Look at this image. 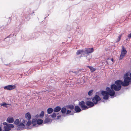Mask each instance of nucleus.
I'll use <instances>...</instances> for the list:
<instances>
[{
  "label": "nucleus",
  "mask_w": 131,
  "mask_h": 131,
  "mask_svg": "<svg viewBox=\"0 0 131 131\" xmlns=\"http://www.w3.org/2000/svg\"><path fill=\"white\" fill-rule=\"evenodd\" d=\"M122 85L124 86L128 85V83H126L124 81L122 82L120 80H117L115 82V84H112L111 88V89H113L116 91H118L121 89Z\"/></svg>",
  "instance_id": "obj_1"
},
{
  "label": "nucleus",
  "mask_w": 131,
  "mask_h": 131,
  "mask_svg": "<svg viewBox=\"0 0 131 131\" xmlns=\"http://www.w3.org/2000/svg\"><path fill=\"white\" fill-rule=\"evenodd\" d=\"M14 123L18 127L17 129V130H21L25 129V126L23 122L20 123L19 119H16L14 121Z\"/></svg>",
  "instance_id": "obj_2"
},
{
  "label": "nucleus",
  "mask_w": 131,
  "mask_h": 131,
  "mask_svg": "<svg viewBox=\"0 0 131 131\" xmlns=\"http://www.w3.org/2000/svg\"><path fill=\"white\" fill-rule=\"evenodd\" d=\"M92 99L93 103L95 105L101 100V99L98 95H96L94 97L92 98Z\"/></svg>",
  "instance_id": "obj_3"
},
{
  "label": "nucleus",
  "mask_w": 131,
  "mask_h": 131,
  "mask_svg": "<svg viewBox=\"0 0 131 131\" xmlns=\"http://www.w3.org/2000/svg\"><path fill=\"white\" fill-rule=\"evenodd\" d=\"M113 89H111L110 88L107 87L106 88V90L108 92V95H109L111 96H113L115 95V92Z\"/></svg>",
  "instance_id": "obj_4"
},
{
  "label": "nucleus",
  "mask_w": 131,
  "mask_h": 131,
  "mask_svg": "<svg viewBox=\"0 0 131 131\" xmlns=\"http://www.w3.org/2000/svg\"><path fill=\"white\" fill-rule=\"evenodd\" d=\"M14 126L12 124H8L6 126H5L4 128L5 131H8L11 129V128H13Z\"/></svg>",
  "instance_id": "obj_5"
},
{
  "label": "nucleus",
  "mask_w": 131,
  "mask_h": 131,
  "mask_svg": "<svg viewBox=\"0 0 131 131\" xmlns=\"http://www.w3.org/2000/svg\"><path fill=\"white\" fill-rule=\"evenodd\" d=\"M101 94L103 96V98L104 99L107 100L108 98V93L107 91H102Z\"/></svg>",
  "instance_id": "obj_6"
},
{
  "label": "nucleus",
  "mask_w": 131,
  "mask_h": 131,
  "mask_svg": "<svg viewBox=\"0 0 131 131\" xmlns=\"http://www.w3.org/2000/svg\"><path fill=\"white\" fill-rule=\"evenodd\" d=\"M79 105L80 106L83 110H86L88 108V106L85 105V102L83 101H82L80 102Z\"/></svg>",
  "instance_id": "obj_7"
},
{
  "label": "nucleus",
  "mask_w": 131,
  "mask_h": 131,
  "mask_svg": "<svg viewBox=\"0 0 131 131\" xmlns=\"http://www.w3.org/2000/svg\"><path fill=\"white\" fill-rule=\"evenodd\" d=\"M15 88L16 86L15 85H9L5 86L4 88L5 90H11L14 89Z\"/></svg>",
  "instance_id": "obj_8"
},
{
  "label": "nucleus",
  "mask_w": 131,
  "mask_h": 131,
  "mask_svg": "<svg viewBox=\"0 0 131 131\" xmlns=\"http://www.w3.org/2000/svg\"><path fill=\"white\" fill-rule=\"evenodd\" d=\"M20 121L23 122V123H24L25 124L26 122L27 123L26 124L27 126H30L31 124V121L29 120H28V121L27 122V121L26 119H22L20 120Z\"/></svg>",
  "instance_id": "obj_9"
},
{
  "label": "nucleus",
  "mask_w": 131,
  "mask_h": 131,
  "mask_svg": "<svg viewBox=\"0 0 131 131\" xmlns=\"http://www.w3.org/2000/svg\"><path fill=\"white\" fill-rule=\"evenodd\" d=\"M94 50V49L92 48H88L85 49V52L87 54L92 52Z\"/></svg>",
  "instance_id": "obj_10"
},
{
  "label": "nucleus",
  "mask_w": 131,
  "mask_h": 131,
  "mask_svg": "<svg viewBox=\"0 0 131 131\" xmlns=\"http://www.w3.org/2000/svg\"><path fill=\"white\" fill-rule=\"evenodd\" d=\"M85 104L90 107H92L95 104L93 102L89 101H86L85 102Z\"/></svg>",
  "instance_id": "obj_11"
},
{
  "label": "nucleus",
  "mask_w": 131,
  "mask_h": 131,
  "mask_svg": "<svg viewBox=\"0 0 131 131\" xmlns=\"http://www.w3.org/2000/svg\"><path fill=\"white\" fill-rule=\"evenodd\" d=\"M122 50L121 51V55L125 56V54L127 52V51L126 50V49L124 48V46H122Z\"/></svg>",
  "instance_id": "obj_12"
},
{
  "label": "nucleus",
  "mask_w": 131,
  "mask_h": 131,
  "mask_svg": "<svg viewBox=\"0 0 131 131\" xmlns=\"http://www.w3.org/2000/svg\"><path fill=\"white\" fill-rule=\"evenodd\" d=\"M61 109V108L60 106H57L54 108L53 111L54 112H57L59 111Z\"/></svg>",
  "instance_id": "obj_13"
},
{
  "label": "nucleus",
  "mask_w": 131,
  "mask_h": 131,
  "mask_svg": "<svg viewBox=\"0 0 131 131\" xmlns=\"http://www.w3.org/2000/svg\"><path fill=\"white\" fill-rule=\"evenodd\" d=\"M25 117L26 119H27L28 120H29L31 118V115L29 113H26L25 115Z\"/></svg>",
  "instance_id": "obj_14"
},
{
  "label": "nucleus",
  "mask_w": 131,
  "mask_h": 131,
  "mask_svg": "<svg viewBox=\"0 0 131 131\" xmlns=\"http://www.w3.org/2000/svg\"><path fill=\"white\" fill-rule=\"evenodd\" d=\"M74 110L75 111V112L77 113L80 112L81 111V108L78 106H75Z\"/></svg>",
  "instance_id": "obj_15"
},
{
  "label": "nucleus",
  "mask_w": 131,
  "mask_h": 131,
  "mask_svg": "<svg viewBox=\"0 0 131 131\" xmlns=\"http://www.w3.org/2000/svg\"><path fill=\"white\" fill-rule=\"evenodd\" d=\"M14 121V120L13 117H8L7 119V121L9 123H13Z\"/></svg>",
  "instance_id": "obj_16"
},
{
  "label": "nucleus",
  "mask_w": 131,
  "mask_h": 131,
  "mask_svg": "<svg viewBox=\"0 0 131 131\" xmlns=\"http://www.w3.org/2000/svg\"><path fill=\"white\" fill-rule=\"evenodd\" d=\"M36 120L35 119H33L32 120V123L33 124V126L34 127H36L37 125Z\"/></svg>",
  "instance_id": "obj_17"
},
{
  "label": "nucleus",
  "mask_w": 131,
  "mask_h": 131,
  "mask_svg": "<svg viewBox=\"0 0 131 131\" xmlns=\"http://www.w3.org/2000/svg\"><path fill=\"white\" fill-rule=\"evenodd\" d=\"M52 121L51 119L48 118H46L44 121V123H48L49 122H51Z\"/></svg>",
  "instance_id": "obj_18"
},
{
  "label": "nucleus",
  "mask_w": 131,
  "mask_h": 131,
  "mask_svg": "<svg viewBox=\"0 0 131 131\" xmlns=\"http://www.w3.org/2000/svg\"><path fill=\"white\" fill-rule=\"evenodd\" d=\"M43 122V121L41 119H38L37 121V125H40L42 124Z\"/></svg>",
  "instance_id": "obj_19"
},
{
  "label": "nucleus",
  "mask_w": 131,
  "mask_h": 131,
  "mask_svg": "<svg viewBox=\"0 0 131 131\" xmlns=\"http://www.w3.org/2000/svg\"><path fill=\"white\" fill-rule=\"evenodd\" d=\"M53 111V110L51 108H49L47 110V112L48 114H50Z\"/></svg>",
  "instance_id": "obj_20"
},
{
  "label": "nucleus",
  "mask_w": 131,
  "mask_h": 131,
  "mask_svg": "<svg viewBox=\"0 0 131 131\" xmlns=\"http://www.w3.org/2000/svg\"><path fill=\"white\" fill-rule=\"evenodd\" d=\"M67 111V109L65 107H63L61 109V112L62 114H65Z\"/></svg>",
  "instance_id": "obj_21"
},
{
  "label": "nucleus",
  "mask_w": 131,
  "mask_h": 131,
  "mask_svg": "<svg viewBox=\"0 0 131 131\" xmlns=\"http://www.w3.org/2000/svg\"><path fill=\"white\" fill-rule=\"evenodd\" d=\"M84 51L83 50H78L76 52V54L77 55L81 54L83 52H84Z\"/></svg>",
  "instance_id": "obj_22"
},
{
  "label": "nucleus",
  "mask_w": 131,
  "mask_h": 131,
  "mask_svg": "<svg viewBox=\"0 0 131 131\" xmlns=\"http://www.w3.org/2000/svg\"><path fill=\"white\" fill-rule=\"evenodd\" d=\"M68 108L70 110H73L74 108V106L72 105H70L68 106Z\"/></svg>",
  "instance_id": "obj_23"
},
{
  "label": "nucleus",
  "mask_w": 131,
  "mask_h": 131,
  "mask_svg": "<svg viewBox=\"0 0 131 131\" xmlns=\"http://www.w3.org/2000/svg\"><path fill=\"white\" fill-rule=\"evenodd\" d=\"M44 112L43 111H42L41 113L39 115V117L40 118H42L44 115Z\"/></svg>",
  "instance_id": "obj_24"
},
{
  "label": "nucleus",
  "mask_w": 131,
  "mask_h": 131,
  "mask_svg": "<svg viewBox=\"0 0 131 131\" xmlns=\"http://www.w3.org/2000/svg\"><path fill=\"white\" fill-rule=\"evenodd\" d=\"M88 67L90 69L91 71V72H94L95 71V69L94 68H93L92 67L88 66Z\"/></svg>",
  "instance_id": "obj_25"
},
{
  "label": "nucleus",
  "mask_w": 131,
  "mask_h": 131,
  "mask_svg": "<svg viewBox=\"0 0 131 131\" xmlns=\"http://www.w3.org/2000/svg\"><path fill=\"white\" fill-rule=\"evenodd\" d=\"M129 75V74L128 73H126L124 75V80H125V79L126 78H129L128 77Z\"/></svg>",
  "instance_id": "obj_26"
},
{
  "label": "nucleus",
  "mask_w": 131,
  "mask_h": 131,
  "mask_svg": "<svg viewBox=\"0 0 131 131\" xmlns=\"http://www.w3.org/2000/svg\"><path fill=\"white\" fill-rule=\"evenodd\" d=\"M93 90H90L88 93V95L89 96H91L93 94Z\"/></svg>",
  "instance_id": "obj_27"
},
{
  "label": "nucleus",
  "mask_w": 131,
  "mask_h": 131,
  "mask_svg": "<svg viewBox=\"0 0 131 131\" xmlns=\"http://www.w3.org/2000/svg\"><path fill=\"white\" fill-rule=\"evenodd\" d=\"M56 114L55 113H53L51 116L52 118H54L56 116Z\"/></svg>",
  "instance_id": "obj_28"
},
{
  "label": "nucleus",
  "mask_w": 131,
  "mask_h": 131,
  "mask_svg": "<svg viewBox=\"0 0 131 131\" xmlns=\"http://www.w3.org/2000/svg\"><path fill=\"white\" fill-rule=\"evenodd\" d=\"M121 35H120L118 37V38L117 40V42L119 41L121 39Z\"/></svg>",
  "instance_id": "obj_29"
},
{
  "label": "nucleus",
  "mask_w": 131,
  "mask_h": 131,
  "mask_svg": "<svg viewBox=\"0 0 131 131\" xmlns=\"http://www.w3.org/2000/svg\"><path fill=\"white\" fill-rule=\"evenodd\" d=\"M6 104L5 103H4L3 104H1V106H3L5 107H7Z\"/></svg>",
  "instance_id": "obj_30"
},
{
  "label": "nucleus",
  "mask_w": 131,
  "mask_h": 131,
  "mask_svg": "<svg viewBox=\"0 0 131 131\" xmlns=\"http://www.w3.org/2000/svg\"><path fill=\"white\" fill-rule=\"evenodd\" d=\"M71 113V111L70 110H68L67 112V114H69L70 113Z\"/></svg>",
  "instance_id": "obj_31"
},
{
  "label": "nucleus",
  "mask_w": 131,
  "mask_h": 131,
  "mask_svg": "<svg viewBox=\"0 0 131 131\" xmlns=\"http://www.w3.org/2000/svg\"><path fill=\"white\" fill-rule=\"evenodd\" d=\"M92 98H87L86 99V101H91V100H92Z\"/></svg>",
  "instance_id": "obj_32"
},
{
  "label": "nucleus",
  "mask_w": 131,
  "mask_h": 131,
  "mask_svg": "<svg viewBox=\"0 0 131 131\" xmlns=\"http://www.w3.org/2000/svg\"><path fill=\"white\" fill-rule=\"evenodd\" d=\"M69 73H70V74H71L73 73L74 74V71H69Z\"/></svg>",
  "instance_id": "obj_33"
},
{
  "label": "nucleus",
  "mask_w": 131,
  "mask_h": 131,
  "mask_svg": "<svg viewBox=\"0 0 131 131\" xmlns=\"http://www.w3.org/2000/svg\"><path fill=\"white\" fill-rule=\"evenodd\" d=\"M124 57V56H123L121 54L120 56L119 59L120 60L122 59L123 58V57Z\"/></svg>",
  "instance_id": "obj_34"
},
{
  "label": "nucleus",
  "mask_w": 131,
  "mask_h": 131,
  "mask_svg": "<svg viewBox=\"0 0 131 131\" xmlns=\"http://www.w3.org/2000/svg\"><path fill=\"white\" fill-rule=\"evenodd\" d=\"M79 72L78 71H74V74L76 75H78V74Z\"/></svg>",
  "instance_id": "obj_35"
},
{
  "label": "nucleus",
  "mask_w": 131,
  "mask_h": 131,
  "mask_svg": "<svg viewBox=\"0 0 131 131\" xmlns=\"http://www.w3.org/2000/svg\"><path fill=\"white\" fill-rule=\"evenodd\" d=\"M7 124L5 122H4L3 123V124L5 126H6L7 125V124Z\"/></svg>",
  "instance_id": "obj_36"
},
{
  "label": "nucleus",
  "mask_w": 131,
  "mask_h": 131,
  "mask_svg": "<svg viewBox=\"0 0 131 131\" xmlns=\"http://www.w3.org/2000/svg\"><path fill=\"white\" fill-rule=\"evenodd\" d=\"M61 117V115H58L57 116V119H59Z\"/></svg>",
  "instance_id": "obj_37"
},
{
  "label": "nucleus",
  "mask_w": 131,
  "mask_h": 131,
  "mask_svg": "<svg viewBox=\"0 0 131 131\" xmlns=\"http://www.w3.org/2000/svg\"><path fill=\"white\" fill-rule=\"evenodd\" d=\"M13 36V35H9V36H8L6 38H8L10 37H12Z\"/></svg>",
  "instance_id": "obj_38"
},
{
  "label": "nucleus",
  "mask_w": 131,
  "mask_h": 131,
  "mask_svg": "<svg viewBox=\"0 0 131 131\" xmlns=\"http://www.w3.org/2000/svg\"><path fill=\"white\" fill-rule=\"evenodd\" d=\"M128 37L129 38H131V33L129 34L128 35Z\"/></svg>",
  "instance_id": "obj_39"
},
{
  "label": "nucleus",
  "mask_w": 131,
  "mask_h": 131,
  "mask_svg": "<svg viewBox=\"0 0 131 131\" xmlns=\"http://www.w3.org/2000/svg\"><path fill=\"white\" fill-rule=\"evenodd\" d=\"M2 129L1 127H0V131H2Z\"/></svg>",
  "instance_id": "obj_40"
},
{
  "label": "nucleus",
  "mask_w": 131,
  "mask_h": 131,
  "mask_svg": "<svg viewBox=\"0 0 131 131\" xmlns=\"http://www.w3.org/2000/svg\"><path fill=\"white\" fill-rule=\"evenodd\" d=\"M27 129H30V128H29V127H28L27 128Z\"/></svg>",
  "instance_id": "obj_41"
},
{
  "label": "nucleus",
  "mask_w": 131,
  "mask_h": 131,
  "mask_svg": "<svg viewBox=\"0 0 131 131\" xmlns=\"http://www.w3.org/2000/svg\"><path fill=\"white\" fill-rule=\"evenodd\" d=\"M34 12H32L31 13V14H32H32H34Z\"/></svg>",
  "instance_id": "obj_42"
},
{
  "label": "nucleus",
  "mask_w": 131,
  "mask_h": 131,
  "mask_svg": "<svg viewBox=\"0 0 131 131\" xmlns=\"http://www.w3.org/2000/svg\"><path fill=\"white\" fill-rule=\"evenodd\" d=\"M66 114H65V115H62V116H66Z\"/></svg>",
  "instance_id": "obj_43"
},
{
  "label": "nucleus",
  "mask_w": 131,
  "mask_h": 131,
  "mask_svg": "<svg viewBox=\"0 0 131 131\" xmlns=\"http://www.w3.org/2000/svg\"><path fill=\"white\" fill-rule=\"evenodd\" d=\"M111 60L113 62V59H111Z\"/></svg>",
  "instance_id": "obj_44"
},
{
  "label": "nucleus",
  "mask_w": 131,
  "mask_h": 131,
  "mask_svg": "<svg viewBox=\"0 0 131 131\" xmlns=\"http://www.w3.org/2000/svg\"><path fill=\"white\" fill-rule=\"evenodd\" d=\"M73 113H71L70 115H73Z\"/></svg>",
  "instance_id": "obj_45"
},
{
  "label": "nucleus",
  "mask_w": 131,
  "mask_h": 131,
  "mask_svg": "<svg viewBox=\"0 0 131 131\" xmlns=\"http://www.w3.org/2000/svg\"><path fill=\"white\" fill-rule=\"evenodd\" d=\"M34 38V37H32L31 38L32 39V38Z\"/></svg>",
  "instance_id": "obj_46"
},
{
  "label": "nucleus",
  "mask_w": 131,
  "mask_h": 131,
  "mask_svg": "<svg viewBox=\"0 0 131 131\" xmlns=\"http://www.w3.org/2000/svg\"><path fill=\"white\" fill-rule=\"evenodd\" d=\"M44 91V92H46V91Z\"/></svg>",
  "instance_id": "obj_47"
},
{
  "label": "nucleus",
  "mask_w": 131,
  "mask_h": 131,
  "mask_svg": "<svg viewBox=\"0 0 131 131\" xmlns=\"http://www.w3.org/2000/svg\"><path fill=\"white\" fill-rule=\"evenodd\" d=\"M59 114V113H58V114Z\"/></svg>",
  "instance_id": "obj_48"
}]
</instances>
